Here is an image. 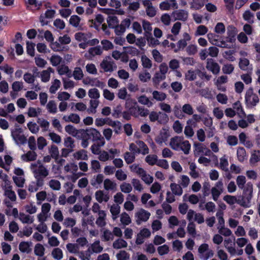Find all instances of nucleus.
<instances>
[{
	"label": "nucleus",
	"mask_w": 260,
	"mask_h": 260,
	"mask_svg": "<svg viewBox=\"0 0 260 260\" xmlns=\"http://www.w3.org/2000/svg\"><path fill=\"white\" fill-rule=\"evenodd\" d=\"M169 146L174 150L182 151L185 154H188L191 149V145L188 141L184 140L181 136H175L171 138Z\"/></svg>",
	"instance_id": "1"
},
{
	"label": "nucleus",
	"mask_w": 260,
	"mask_h": 260,
	"mask_svg": "<svg viewBox=\"0 0 260 260\" xmlns=\"http://www.w3.org/2000/svg\"><path fill=\"white\" fill-rule=\"evenodd\" d=\"M252 191V184L248 183L246 185V188L244 189V194L243 196L237 199V204L243 207H249L251 205Z\"/></svg>",
	"instance_id": "2"
},
{
	"label": "nucleus",
	"mask_w": 260,
	"mask_h": 260,
	"mask_svg": "<svg viewBox=\"0 0 260 260\" xmlns=\"http://www.w3.org/2000/svg\"><path fill=\"white\" fill-rule=\"evenodd\" d=\"M30 169L35 178H45L49 175V170L39 160L31 164Z\"/></svg>",
	"instance_id": "3"
},
{
	"label": "nucleus",
	"mask_w": 260,
	"mask_h": 260,
	"mask_svg": "<svg viewBox=\"0 0 260 260\" xmlns=\"http://www.w3.org/2000/svg\"><path fill=\"white\" fill-rule=\"evenodd\" d=\"M259 101L258 95L254 93L253 88H249L245 95V103L247 108L251 109L255 107Z\"/></svg>",
	"instance_id": "4"
},
{
	"label": "nucleus",
	"mask_w": 260,
	"mask_h": 260,
	"mask_svg": "<svg viewBox=\"0 0 260 260\" xmlns=\"http://www.w3.org/2000/svg\"><path fill=\"white\" fill-rule=\"evenodd\" d=\"M11 131V136L16 144H24L26 142V138L22 134V129L19 125H16Z\"/></svg>",
	"instance_id": "5"
},
{
	"label": "nucleus",
	"mask_w": 260,
	"mask_h": 260,
	"mask_svg": "<svg viewBox=\"0 0 260 260\" xmlns=\"http://www.w3.org/2000/svg\"><path fill=\"white\" fill-rule=\"evenodd\" d=\"M199 257L202 260H208L214 255V251L209 249L208 244H202L198 248Z\"/></svg>",
	"instance_id": "6"
},
{
	"label": "nucleus",
	"mask_w": 260,
	"mask_h": 260,
	"mask_svg": "<svg viewBox=\"0 0 260 260\" xmlns=\"http://www.w3.org/2000/svg\"><path fill=\"white\" fill-rule=\"evenodd\" d=\"M100 66L105 72L111 73L117 68L116 63L109 56L104 58L100 64Z\"/></svg>",
	"instance_id": "7"
},
{
	"label": "nucleus",
	"mask_w": 260,
	"mask_h": 260,
	"mask_svg": "<svg viewBox=\"0 0 260 260\" xmlns=\"http://www.w3.org/2000/svg\"><path fill=\"white\" fill-rule=\"evenodd\" d=\"M82 136L84 138H92L93 141L101 140V139H104L99 131L95 128H90L83 129L81 131Z\"/></svg>",
	"instance_id": "8"
},
{
	"label": "nucleus",
	"mask_w": 260,
	"mask_h": 260,
	"mask_svg": "<svg viewBox=\"0 0 260 260\" xmlns=\"http://www.w3.org/2000/svg\"><path fill=\"white\" fill-rule=\"evenodd\" d=\"M224 190L223 183L222 181L219 180L216 182L214 187L211 189V193L212 199L214 201H217L223 192Z\"/></svg>",
	"instance_id": "9"
},
{
	"label": "nucleus",
	"mask_w": 260,
	"mask_h": 260,
	"mask_svg": "<svg viewBox=\"0 0 260 260\" xmlns=\"http://www.w3.org/2000/svg\"><path fill=\"white\" fill-rule=\"evenodd\" d=\"M149 119L151 122L157 121L160 123L166 122L168 120V116L164 113L152 111L149 114Z\"/></svg>",
	"instance_id": "10"
},
{
	"label": "nucleus",
	"mask_w": 260,
	"mask_h": 260,
	"mask_svg": "<svg viewBox=\"0 0 260 260\" xmlns=\"http://www.w3.org/2000/svg\"><path fill=\"white\" fill-rule=\"evenodd\" d=\"M150 216V213L143 209H140L135 213L136 222L138 224H140L143 222L148 220Z\"/></svg>",
	"instance_id": "11"
},
{
	"label": "nucleus",
	"mask_w": 260,
	"mask_h": 260,
	"mask_svg": "<svg viewBox=\"0 0 260 260\" xmlns=\"http://www.w3.org/2000/svg\"><path fill=\"white\" fill-rule=\"evenodd\" d=\"M178 8L176 0H169L162 2L159 4V8L162 11H168L171 8L177 9Z\"/></svg>",
	"instance_id": "12"
},
{
	"label": "nucleus",
	"mask_w": 260,
	"mask_h": 260,
	"mask_svg": "<svg viewBox=\"0 0 260 260\" xmlns=\"http://www.w3.org/2000/svg\"><path fill=\"white\" fill-rule=\"evenodd\" d=\"M103 52L102 49L100 46H96L89 48L84 56L88 60L92 59L93 57L96 55H100Z\"/></svg>",
	"instance_id": "13"
},
{
	"label": "nucleus",
	"mask_w": 260,
	"mask_h": 260,
	"mask_svg": "<svg viewBox=\"0 0 260 260\" xmlns=\"http://www.w3.org/2000/svg\"><path fill=\"white\" fill-rule=\"evenodd\" d=\"M207 69L213 74H218L220 72V66L213 59H208L206 66Z\"/></svg>",
	"instance_id": "14"
},
{
	"label": "nucleus",
	"mask_w": 260,
	"mask_h": 260,
	"mask_svg": "<svg viewBox=\"0 0 260 260\" xmlns=\"http://www.w3.org/2000/svg\"><path fill=\"white\" fill-rule=\"evenodd\" d=\"M172 15L175 20L185 21L187 19L188 13L187 11L184 10H178L174 11Z\"/></svg>",
	"instance_id": "15"
},
{
	"label": "nucleus",
	"mask_w": 260,
	"mask_h": 260,
	"mask_svg": "<svg viewBox=\"0 0 260 260\" xmlns=\"http://www.w3.org/2000/svg\"><path fill=\"white\" fill-rule=\"evenodd\" d=\"M65 131L69 135L73 137L79 138L82 136V132L83 129H77L72 125H67L64 127Z\"/></svg>",
	"instance_id": "16"
},
{
	"label": "nucleus",
	"mask_w": 260,
	"mask_h": 260,
	"mask_svg": "<svg viewBox=\"0 0 260 260\" xmlns=\"http://www.w3.org/2000/svg\"><path fill=\"white\" fill-rule=\"evenodd\" d=\"M239 68L244 71L251 72L252 70V64H250L249 60L246 58H240L239 62Z\"/></svg>",
	"instance_id": "17"
},
{
	"label": "nucleus",
	"mask_w": 260,
	"mask_h": 260,
	"mask_svg": "<svg viewBox=\"0 0 260 260\" xmlns=\"http://www.w3.org/2000/svg\"><path fill=\"white\" fill-rule=\"evenodd\" d=\"M90 147L92 153L94 154H98L101 152L100 148L105 144L104 139H101V140L96 141Z\"/></svg>",
	"instance_id": "18"
},
{
	"label": "nucleus",
	"mask_w": 260,
	"mask_h": 260,
	"mask_svg": "<svg viewBox=\"0 0 260 260\" xmlns=\"http://www.w3.org/2000/svg\"><path fill=\"white\" fill-rule=\"evenodd\" d=\"M181 28V23L180 22L175 23L171 28V32L173 35H169L168 38L172 41H175L176 40V36L179 34Z\"/></svg>",
	"instance_id": "19"
},
{
	"label": "nucleus",
	"mask_w": 260,
	"mask_h": 260,
	"mask_svg": "<svg viewBox=\"0 0 260 260\" xmlns=\"http://www.w3.org/2000/svg\"><path fill=\"white\" fill-rule=\"evenodd\" d=\"M96 200L100 203L107 202L110 198L108 193H106L103 190H98L95 193Z\"/></svg>",
	"instance_id": "20"
},
{
	"label": "nucleus",
	"mask_w": 260,
	"mask_h": 260,
	"mask_svg": "<svg viewBox=\"0 0 260 260\" xmlns=\"http://www.w3.org/2000/svg\"><path fill=\"white\" fill-rule=\"evenodd\" d=\"M95 223L99 228H103L107 224V214L106 212H101L100 214L98 215Z\"/></svg>",
	"instance_id": "21"
},
{
	"label": "nucleus",
	"mask_w": 260,
	"mask_h": 260,
	"mask_svg": "<svg viewBox=\"0 0 260 260\" xmlns=\"http://www.w3.org/2000/svg\"><path fill=\"white\" fill-rule=\"evenodd\" d=\"M62 119L66 122H72L75 124H78L80 122V116L75 113H71L68 115H64Z\"/></svg>",
	"instance_id": "22"
},
{
	"label": "nucleus",
	"mask_w": 260,
	"mask_h": 260,
	"mask_svg": "<svg viewBox=\"0 0 260 260\" xmlns=\"http://www.w3.org/2000/svg\"><path fill=\"white\" fill-rule=\"evenodd\" d=\"M53 72L54 70L51 67L48 68L47 70L42 71L40 73V77L41 79V81L45 83L48 82L50 79L51 73Z\"/></svg>",
	"instance_id": "23"
},
{
	"label": "nucleus",
	"mask_w": 260,
	"mask_h": 260,
	"mask_svg": "<svg viewBox=\"0 0 260 260\" xmlns=\"http://www.w3.org/2000/svg\"><path fill=\"white\" fill-rule=\"evenodd\" d=\"M233 109L236 112V114H237L240 118H243L246 117V114L240 102L237 101L234 104Z\"/></svg>",
	"instance_id": "24"
},
{
	"label": "nucleus",
	"mask_w": 260,
	"mask_h": 260,
	"mask_svg": "<svg viewBox=\"0 0 260 260\" xmlns=\"http://www.w3.org/2000/svg\"><path fill=\"white\" fill-rule=\"evenodd\" d=\"M78 166L74 163L70 162L66 164L63 168V171L64 173H75L78 172Z\"/></svg>",
	"instance_id": "25"
},
{
	"label": "nucleus",
	"mask_w": 260,
	"mask_h": 260,
	"mask_svg": "<svg viewBox=\"0 0 260 260\" xmlns=\"http://www.w3.org/2000/svg\"><path fill=\"white\" fill-rule=\"evenodd\" d=\"M117 187V184L115 181L110 179H106L104 181V188L106 190H115Z\"/></svg>",
	"instance_id": "26"
},
{
	"label": "nucleus",
	"mask_w": 260,
	"mask_h": 260,
	"mask_svg": "<svg viewBox=\"0 0 260 260\" xmlns=\"http://www.w3.org/2000/svg\"><path fill=\"white\" fill-rule=\"evenodd\" d=\"M37 122L39 127L42 128V132H45L49 131L50 123L48 121L43 118L39 117L37 118Z\"/></svg>",
	"instance_id": "27"
},
{
	"label": "nucleus",
	"mask_w": 260,
	"mask_h": 260,
	"mask_svg": "<svg viewBox=\"0 0 260 260\" xmlns=\"http://www.w3.org/2000/svg\"><path fill=\"white\" fill-rule=\"evenodd\" d=\"M143 29L144 31V36L145 37L150 36L152 35V27L151 24L149 21L143 20L142 21Z\"/></svg>",
	"instance_id": "28"
},
{
	"label": "nucleus",
	"mask_w": 260,
	"mask_h": 260,
	"mask_svg": "<svg viewBox=\"0 0 260 260\" xmlns=\"http://www.w3.org/2000/svg\"><path fill=\"white\" fill-rule=\"evenodd\" d=\"M229 161L228 156L226 155H223L219 159L218 167L225 172L229 171Z\"/></svg>",
	"instance_id": "29"
},
{
	"label": "nucleus",
	"mask_w": 260,
	"mask_h": 260,
	"mask_svg": "<svg viewBox=\"0 0 260 260\" xmlns=\"http://www.w3.org/2000/svg\"><path fill=\"white\" fill-rule=\"evenodd\" d=\"M169 134L167 132H161L155 139V142L159 145H162L164 143L167 141Z\"/></svg>",
	"instance_id": "30"
},
{
	"label": "nucleus",
	"mask_w": 260,
	"mask_h": 260,
	"mask_svg": "<svg viewBox=\"0 0 260 260\" xmlns=\"http://www.w3.org/2000/svg\"><path fill=\"white\" fill-rule=\"evenodd\" d=\"M91 253H99L101 252L103 250V247L100 244V240H96L92 243L89 248Z\"/></svg>",
	"instance_id": "31"
},
{
	"label": "nucleus",
	"mask_w": 260,
	"mask_h": 260,
	"mask_svg": "<svg viewBox=\"0 0 260 260\" xmlns=\"http://www.w3.org/2000/svg\"><path fill=\"white\" fill-rule=\"evenodd\" d=\"M260 161V151L253 150L251 152L249 163L251 165H254Z\"/></svg>",
	"instance_id": "32"
},
{
	"label": "nucleus",
	"mask_w": 260,
	"mask_h": 260,
	"mask_svg": "<svg viewBox=\"0 0 260 260\" xmlns=\"http://www.w3.org/2000/svg\"><path fill=\"white\" fill-rule=\"evenodd\" d=\"M153 99L158 102H162L167 98L166 93L159 91L157 90H154L152 92Z\"/></svg>",
	"instance_id": "33"
},
{
	"label": "nucleus",
	"mask_w": 260,
	"mask_h": 260,
	"mask_svg": "<svg viewBox=\"0 0 260 260\" xmlns=\"http://www.w3.org/2000/svg\"><path fill=\"white\" fill-rule=\"evenodd\" d=\"M19 219L22 223L26 224H31L34 221V217L32 216L22 212H20L19 213Z\"/></svg>",
	"instance_id": "34"
},
{
	"label": "nucleus",
	"mask_w": 260,
	"mask_h": 260,
	"mask_svg": "<svg viewBox=\"0 0 260 260\" xmlns=\"http://www.w3.org/2000/svg\"><path fill=\"white\" fill-rule=\"evenodd\" d=\"M37 155L32 150L28 151L26 154L21 155V159L25 161H33L36 159Z\"/></svg>",
	"instance_id": "35"
},
{
	"label": "nucleus",
	"mask_w": 260,
	"mask_h": 260,
	"mask_svg": "<svg viewBox=\"0 0 260 260\" xmlns=\"http://www.w3.org/2000/svg\"><path fill=\"white\" fill-rule=\"evenodd\" d=\"M138 102L144 105H146L147 107L150 108L153 105V103L149 98L146 96L145 95H142L137 98Z\"/></svg>",
	"instance_id": "36"
},
{
	"label": "nucleus",
	"mask_w": 260,
	"mask_h": 260,
	"mask_svg": "<svg viewBox=\"0 0 260 260\" xmlns=\"http://www.w3.org/2000/svg\"><path fill=\"white\" fill-rule=\"evenodd\" d=\"M73 156L77 160H86L88 159L87 151L84 149H81L75 152L73 154Z\"/></svg>",
	"instance_id": "37"
},
{
	"label": "nucleus",
	"mask_w": 260,
	"mask_h": 260,
	"mask_svg": "<svg viewBox=\"0 0 260 260\" xmlns=\"http://www.w3.org/2000/svg\"><path fill=\"white\" fill-rule=\"evenodd\" d=\"M110 213L112 214V219L115 220L118 217L120 212V207L117 204H113L110 209Z\"/></svg>",
	"instance_id": "38"
},
{
	"label": "nucleus",
	"mask_w": 260,
	"mask_h": 260,
	"mask_svg": "<svg viewBox=\"0 0 260 260\" xmlns=\"http://www.w3.org/2000/svg\"><path fill=\"white\" fill-rule=\"evenodd\" d=\"M170 188L172 193L176 196H181L183 193L182 187L179 184L172 183L170 184Z\"/></svg>",
	"instance_id": "39"
},
{
	"label": "nucleus",
	"mask_w": 260,
	"mask_h": 260,
	"mask_svg": "<svg viewBox=\"0 0 260 260\" xmlns=\"http://www.w3.org/2000/svg\"><path fill=\"white\" fill-rule=\"evenodd\" d=\"M237 156L238 160L241 162H243L247 158L245 149L243 147H239L237 148Z\"/></svg>",
	"instance_id": "40"
},
{
	"label": "nucleus",
	"mask_w": 260,
	"mask_h": 260,
	"mask_svg": "<svg viewBox=\"0 0 260 260\" xmlns=\"http://www.w3.org/2000/svg\"><path fill=\"white\" fill-rule=\"evenodd\" d=\"M112 246L114 249H119L126 247L127 243L124 240L119 238L113 243Z\"/></svg>",
	"instance_id": "41"
},
{
	"label": "nucleus",
	"mask_w": 260,
	"mask_h": 260,
	"mask_svg": "<svg viewBox=\"0 0 260 260\" xmlns=\"http://www.w3.org/2000/svg\"><path fill=\"white\" fill-rule=\"evenodd\" d=\"M31 245V242H21L19 245V249L22 252L28 253L31 251V249L30 248Z\"/></svg>",
	"instance_id": "42"
},
{
	"label": "nucleus",
	"mask_w": 260,
	"mask_h": 260,
	"mask_svg": "<svg viewBox=\"0 0 260 260\" xmlns=\"http://www.w3.org/2000/svg\"><path fill=\"white\" fill-rule=\"evenodd\" d=\"M189 175L193 178L196 179L200 176L199 172L197 170V166L195 163L191 162L189 164Z\"/></svg>",
	"instance_id": "43"
},
{
	"label": "nucleus",
	"mask_w": 260,
	"mask_h": 260,
	"mask_svg": "<svg viewBox=\"0 0 260 260\" xmlns=\"http://www.w3.org/2000/svg\"><path fill=\"white\" fill-rule=\"evenodd\" d=\"M207 0H192L190 3V8L194 10H199L202 8Z\"/></svg>",
	"instance_id": "44"
},
{
	"label": "nucleus",
	"mask_w": 260,
	"mask_h": 260,
	"mask_svg": "<svg viewBox=\"0 0 260 260\" xmlns=\"http://www.w3.org/2000/svg\"><path fill=\"white\" fill-rule=\"evenodd\" d=\"M45 247L40 243L37 244L34 247V253L39 257H43L45 254Z\"/></svg>",
	"instance_id": "45"
},
{
	"label": "nucleus",
	"mask_w": 260,
	"mask_h": 260,
	"mask_svg": "<svg viewBox=\"0 0 260 260\" xmlns=\"http://www.w3.org/2000/svg\"><path fill=\"white\" fill-rule=\"evenodd\" d=\"M50 47L52 50L56 52H61L68 49L67 48L63 46L59 41L52 42L50 44Z\"/></svg>",
	"instance_id": "46"
},
{
	"label": "nucleus",
	"mask_w": 260,
	"mask_h": 260,
	"mask_svg": "<svg viewBox=\"0 0 260 260\" xmlns=\"http://www.w3.org/2000/svg\"><path fill=\"white\" fill-rule=\"evenodd\" d=\"M46 108L49 113L55 114L57 112V105L54 101H49L46 105Z\"/></svg>",
	"instance_id": "47"
},
{
	"label": "nucleus",
	"mask_w": 260,
	"mask_h": 260,
	"mask_svg": "<svg viewBox=\"0 0 260 260\" xmlns=\"http://www.w3.org/2000/svg\"><path fill=\"white\" fill-rule=\"evenodd\" d=\"M80 22H81L80 17L76 15H72L70 17V20H69L70 24L71 25H72L73 27H76V28L81 27Z\"/></svg>",
	"instance_id": "48"
},
{
	"label": "nucleus",
	"mask_w": 260,
	"mask_h": 260,
	"mask_svg": "<svg viewBox=\"0 0 260 260\" xmlns=\"http://www.w3.org/2000/svg\"><path fill=\"white\" fill-rule=\"evenodd\" d=\"M66 248L70 253L77 254L79 251L78 245L75 243H69L66 245Z\"/></svg>",
	"instance_id": "49"
},
{
	"label": "nucleus",
	"mask_w": 260,
	"mask_h": 260,
	"mask_svg": "<svg viewBox=\"0 0 260 260\" xmlns=\"http://www.w3.org/2000/svg\"><path fill=\"white\" fill-rule=\"evenodd\" d=\"M57 72L60 75H67L69 77H71L72 76L71 72L69 67L65 65L59 66L57 69Z\"/></svg>",
	"instance_id": "50"
},
{
	"label": "nucleus",
	"mask_w": 260,
	"mask_h": 260,
	"mask_svg": "<svg viewBox=\"0 0 260 260\" xmlns=\"http://www.w3.org/2000/svg\"><path fill=\"white\" fill-rule=\"evenodd\" d=\"M100 102L98 100H91L89 102V107L88 112L89 113L94 114L96 113V109L99 105Z\"/></svg>",
	"instance_id": "51"
},
{
	"label": "nucleus",
	"mask_w": 260,
	"mask_h": 260,
	"mask_svg": "<svg viewBox=\"0 0 260 260\" xmlns=\"http://www.w3.org/2000/svg\"><path fill=\"white\" fill-rule=\"evenodd\" d=\"M51 255L55 259L60 260L63 258L62 250L59 248H55L51 252Z\"/></svg>",
	"instance_id": "52"
},
{
	"label": "nucleus",
	"mask_w": 260,
	"mask_h": 260,
	"mask_svg": "<svg viewBox=\"0 0 260 260\" xmlns=\"http://www.w3.org/2000/svg\"><path fill=\"white\" fill-rule=\"evenodd\" d=\"M49 60L52 66L56 67L60 64L62 60V58L58 55L53 54L50 57Z\"/></svg>",
	"instance_id": "53"
},
{
	"label": "nucleus",
	"mask_w": 260,
	"mask_h": 260,
	"mask_svg": "<svg viewBox=\"0 0 260 260\" xmlns=\"http://www.w3.org/2000/svg\"><path fill=\"white\" fill-rule=\"evenodd\" d=\"M141 179L147 185H150L153 181V177L147 174L144 170L140 175Z\"/></svg>",
	"instance_id": "54"
},
{
	"label": "nucleus",
	"mask_w": 260,
	"mask_h": 260,
	"mask_svg": "<svg viewBox=\"0 0 260 260\" xmlns=\"http://www.w3.org/2000/svg\"><path fill=\"white\" fill-rule=\"evenodd\" d=\"M136 144L140 149V153L143 155L147 154L149 153V149L147 145L142 141H136Z\"/></svg>",
	"instance_id": "55"
},
{
	"label": "nucleus",
	"mask_w": 260,
	"mask_h": 260,
	"mask_svg": "<svg viewBox=\"0 0 260 260\" xmlns=\"http://www.w3.org/2000/svg\"><path fill=\"white\" fill-rule=\"evenodd\" d=\"M61 82L58 79H55L52 82V84L49 88V92L52 94L56 93L57 90L60 88Z\"/></svg>",
	"instance_id": "56"
},
{
	"label": "nucleus",
	"mask_w": 260,
	"mask_h": 260,
	"mask_svg": "<svg viewBox=\"0 0 260 260\" xmlns=\"http://www.w3.org/2000/svg\"><path fill=\"white\" fill-rule=\"evenodd\" d=\"M91 253L90 248H88L85 251H79L77 254L81 260H90Z\"/></svg>",
	"instance_id": "57"
},
{
	"label": "nucleus",
	"mask_w": 260,
	"mask_h": 260,
	"mask_svg": "<svg viewBox=\"0 0 260 260\" xmlns=\"http://www.w3.org/2000/svg\"><path fill=\"white\" fill-rule=\"evenodd\" d=\"M107 22L108 25L111 28H114L118 23V18L115 15H109L107 18Z\"/></svg>",
	"instance_id": "58"
},
{
	"label": "nucleus",
	"mask_w": 260,
	"mask_h": 260,
	"mask_svg": "<svg viewBox=\"0 0 260 260\" xmlns=\"http://www.w3.org/2000/svg\"><path fill=\"white\" fill-rule=\"evenodd\" d=\"M64 146L68 148L74 150L75 147V140L71 137H67L63 140Z\"/></svg>",
	"instance_id": "59"
},
{
	"label": "nucleus",
	"mask_w": 260,
	"mask_h": 260,
	"mask_svg": "<svg viewBox=\"0 0 260 260\" xmlns=\"http://www.w3.org/2000/svg\"><path fill=\"white\" fill-rule=\"evenodd\" d=\"M104 180V176L102 174H99L94 176L91 180V185L93 186L98 187Z\"/></svg>",
	"instance_id": "60"
},
{
	"label": "nucleus",
	"mask_w": 260,
	"mask_h": 260,
	"mask_svg": "<svg viewBox=\"0 0 260 260\" xmlns=\"http://www.w3.org/2000/svg\"><path fill=\"white\" fill-rule=\"evenodd\" d=\"M235 67L233 64L230 63H225L223 64L222 67V71L224 74H231L234 70Z\"/></svg>",
	"instance_id": "61"
},
{
	"label": "nucleus",
	"mask_w": 260,
	"mask_h": 260,
	"mask_svg": "<svg viewBox=\"0 0 260 260\" xmlns=\"http://www.w3.org/2000/svg\"><path fill=\"white\" fill-rule=\"evenodd\" d=\"M217 229L218 230V233L220 235L229 237L232 234L231 230L228 228H225L224 225L223 226H218Z\"/></svg>",
	"instance_id": "62"
},
{
	"label": "nucleus",
	"mask_w": 260,
	"mask_h": 260,
	"mask_svg": "<svg viewBox=\"0 0 260 260\" xmlns=\"http://www.w3.org/2000/svg\"><path fill=\"white\" fill-rule=\"evenodd\" d=\"M120 222L123 225H127L131 223L132 220L127 213L123 212L120 215Z\"/></svg>",
	"instance_id": "63"
},
{
	"label": "nucleus",
	"mask_w": 260,
	"mask_h": 260,
	"mask_svg": "<svg viewBox=\"0 0 260 260\" xmlns=\"http://www.w3.org/2000/svg\"><path fill=\"white\" fill-rule=\"evenodd\" d=\"M120 189L123 193H129L133 190V186L130 183L124 182L120 185Z\"/></svg>",
	"instance_id": "64"
}]
</instances>
